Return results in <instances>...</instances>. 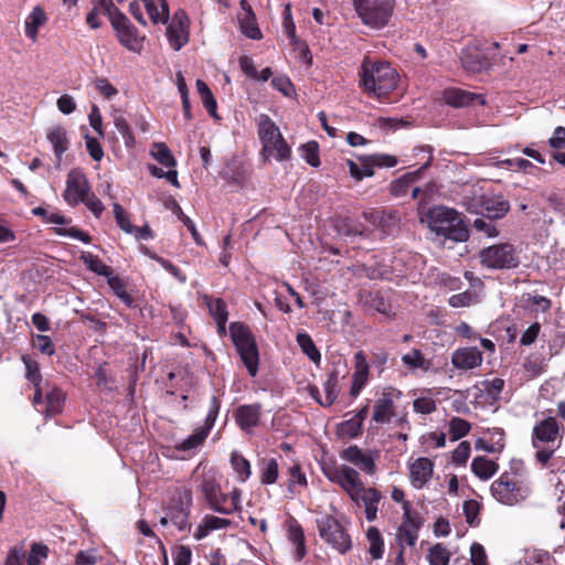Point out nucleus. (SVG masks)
<instances>
[{
    "label": "nucleus",
    "instance_id": "obj_1",
    "mask_svg": "<svg viewBox=\"0 0 565 565\" xmlns=\"http://www.w3.org/2000/svg\"><path fill=\"white\" fill-rule=\"evenodd\" d=\"M398 79V73L390 63L364 60L361 65L360 86L369 95L387 96L396 88Z\"/></svg>",
    "mask_w": 565,
    "mask_h": 565
},
{
    "label": "nucleus",
    "instance_id": "obj_2",
    "mask_svg": "<svg viewBox=\"0 0 565 565\" xmlns=\"http://www.w3.org/2000/svg\"><path fill=\"white\" fill-rule=\"evenodd\" d=\"M428 227L438 236L454 242H466L469 231L458 212L446 206L431 207L426 214Z\"/></svg>",
    "mask_w": 565,
    "mask_h": 565
},
{
    "label": "nucleus",
    "instance_id": "obj_3",
    "mask_svg": "<svg viewBox=\"0 0 565 565\" xmlns=\"http://www.w3.org/2000/svg\"><path fill=\"white\" fill-rule=\"evenodd\" d=\"M256 124L257 135L262 145L260 154L264 161L275 159L282 162L288 160L291 154L290 148L273 119L266 114H260Z\"/></svg>",
    "mask_w": 565,
    "mask_h": 565
},
{
    "label": "nucleus",
    "instance_id": "obj_4",
    "mask_svg": "<svg viewBox=\"0 0 565 565\" xmlns=\"http://www.w3.org/2000/svg\"><path fill=\"white\" fill-rule=\"evenodd\" d=\"M562 438L563 427L552 416L546 417L534 426L532 445L536 449L535 459L542 467L547 466L556 449L559 448Z\"/></svg>",
    "mask_w": 565,
    "mask_h": 565
},
{
    "label": "nucleus",
    "instance_id": "obj_5",
    "mask_svg": "<svg viewBox=\"0 0 565 565\" xmlns=\"http://www.w3.org/2000/svg\"><path fill=\"white\" fill-rule=\"evenodd\" d=\"M230 334L248 374L253 377L256 376L259 354L255 337L249 328L241 322H232L230 324Z\"/></svg>",
    "mask_w": 565,
    "mask_h": 565
},
{
    "label": "nucleus",
    "instance_id": "obj_6",
    "mask_svg": "<svg viewBox=\"0 0 565 565\" xmlns=\"http://www.w3.org/2000/svg\"><path fill=\"white\" fill-rule=\"evenodd\" d=\"M492 495L502 504L515 505L524 501L531 494L527 480H516L510 473H502L491 484Z\"/></svg>",
    "mask_w": 565,
    "mask_h": 565
},
{
    "label": "nucleus",
    "instance_id": "obj_7",
    "mask_svg": "<svg viewBox=\"0 0 565 565\" xmlns=\"http://www.w3.org/2000/svg\"><path fill=\"white\" fill-rule=\"evenodd\" d=\"M362 22L372 29L385 26L394 10V0H353Z\"/></svg>",
    "mask_w": 565,
    "mask_h": 565
},
{
    "label": "nucleus",
    "instance_id": "obj_8",
    "mask_svg": "<svg viewBox=\"0 0 565 565\" xmlns=\"http://www.w3.org/2000/svg\"><path fill=\"white\" fill-rule=\"evenodd\" d=\"M196 482V489L202 494L206 505L214 512H226L223 503L227 502V495L222 491L217 473L213 469L204 467Z\"/></svg>",
    "mask_w": 565,
    "mask_h": 565
},
{
    "label": "nucleus",
    "instance_id": "obj_9",
    "mask_svg": "<svg viewBox=\"0 0 565 565\" xmlns=\"http://www.w3.org/2000/svg\"><path fill=\"white\" fill-rule=\"evenodd\" d=\"M463 204L470 213L481 214L490 220L503 217L510 210V204L502 196L479 195L463 198Z\"/></svg>",
    "mask_w": 565,
    "mask_h": 565
},
{
    "label": "nucleus",
    "instance_id": "obj_10",
    "mask_svg": "<svg viewBox=\"0 0 565 565\" xmlns=\"http://www.w3.org/2000/svg\"><path fill=\"white\" fill-rule=\"evenodd\" d=\"M192 505V492L183 489L177 492L172 504L168 508L164 516L161 518V525L173 524L179 531L189 527L190 508Z\"/></svg>",
    "mask_w": 565,
    "mask_h": 565
},
{
    "label": "nucleus",
    "instance_id": "obj_11",
    "mask_svg": "<svg viewBox=\"0 0 565 565\" xmlns=\"http://www.w3.org/2000/svg\"><path fill=\"white\" fill-rule=\"evenodd\" d=\"M481 264L492 269H510L519 265V258L511 244H497L480 252Z\"/></svg>",
    "mask_w": 565,
    "mask_h": 565
},
{
    "label": "nucleus",
    "instance_id": "obj_12",
    "mask_svg": "<svg viewBox=\"0 0 565 565\" xmlns=\"http://www.w3.org/2000/svg\"><path fill=\"white\" fill-rule=\"evenodd\" d=\"M317 522L320 537L334 550L343 554L351 548V539L338 520L330 515H326Z\"/></svg>",
    "mask_w": 565,
    "mask_h": 565
},
{
    "label": "nucleus",
    "instance_id": "obj_13",
    "mask_svg": "<svg viewBox=\"0 0 565 565\" xmlns=\"http://www.w3.org/2000/svg\"><path fill=\"white\" fill-rule=\"evenodd\" d=\"M119 43L128 51L139 53L142 50L145 36L140 35L137 28L122 13L117 14L110 22Z\"/></svg>",
    "mask_w": 565,
    "mask_h": 565
},
{
    "label": "nucleus",
    "instance_id": "obj_14",
    "mask_svg": "<svg viewBox=\"0 0 565 565\" xmlns=\"http://www.w3.org/2000/svg\"><path fill=\"white\" fill-rule=\"evenodd\" d=\"M220 411V402L213 396L210 402V408L205 417V423L203 426L194 429L193 434L183 439L177 448L182 451H188L200 447L204 440L206 439L210 430L214 426V423L217 418V414Z\"/></svg>",
    "mask_w": 565,
    "mask_h": 565
},
{
    "label": "nucleus",
    "instance_id": "obj_15",
    "mask_svg": "<svg viewBox=\"0 0 565 565\" xmlns=\"http://www.w3.org/2000/svg\"><path fill=\"white\" fill-rule=\"evenodd\" d=\"M348 494L358 505H363L365 510V518L372 522L376 519L377 504L382 498L381 493L374 488H365L359 477L356 486L348 491Z\"/></svg>",
    "mask_w": 565,
    "mask_h": 565
},
{
    "label": "nucleus",
    "instance_id": "obj_16",
    "mask_svg": "<svg viewBox=\"0 0 565 565\" xmlns=\"http://www.w3.org/2000/svg\"><path fill=\"white\" fill-rule=\"evenodd\" d=\"M189 22L184 11H178L167 28V36L171 47L179 51L189 42Z\"/></svg>",
    "mask_w": 565,
    "mask_h": 565
},
{
    "label": "nucleus",
    "instance_id": "obj_17",
    "mask_svg": "<svg viewBox=\"0 0 565 565\" xmlns=\"http://www.w3.org/2000/svg\"><path fill=\"white\" fill-rule=\"evenodd\" d=\"M89 193V184L86 177L79 171H71L67 175L64 198L68 204L76 205L85 200Z\"/></svg>",
    "mask_w": 565,
    "mask_h": 565
},
{
    "label": "nucleus",
    "instance_id": "obj_18",
    "mask_svg": "<svg viewBox=\"0 0 565 565\" xmlns=\"http://www.w3.org/2000/svg\"><path fill=\"white\" fill-rule=\"evenodd\" d=\"M340 458L370 476L375 473V455L372 451H363L358 446H350L340 452Z\"/></svg>",
    "mask_w": 565,
    "mask_h": 565
},
{
    "label": "nucleus",
    "instance_id": "obj_19",
    "mask_svg": "<svg viewBox=\"0 0 565 565\" xmlns=\"http://www.w3.org/2000/svg\"><path fill=\"white\" fill-rule=\"evenodd\" d=\"M65 397V393L60 387L45 382L43 386L42 403L40 404H44L45 406L40 412L46 418L58 415L63 411Z\"/></svg>",
    "mask_w": 565,
    "mask_h": 565
},
{
    "label": "nucleus",
    "instance_id": "obj_20",
    "mask_svg": "<svg viewBox=\"0 0 565 565\" xmlns=\"http://www.w3.org/2000/svg\"><path fill=\"white\" fill-rule=\"evenodd\" d=\"M482 361V352L476 347L459 348L451 353L452 366L462 372L480 366Z\"/></svg>",
    "mask_w": 565,
    "mask_h": 565
},
{
    "label": "nucleus",
    "instance_id": "obj_21",
    "mask_svg": "<svg viewBox=\"0 0 565 565\" xmlns=\"http://www.w3.org/2000/svg\"><path fill=\"white\" fill-rule=\"evenodd\" d=\"M347 370L345 365L338 363L327 374V379L323 382L324 401H319V404L323 407H328L338 398L340 392V381L345 377Z\"/></svg>",
    "mask_w": 565,
    "mask_h": 565
},
{
    "label": "nucleus",
    "instance_id": "obj_22",
    "mask_svg": "<svg viewBox=\"0 0 565 565\" xmlns=\"http://www.w3.org/2000/svg\"><path fill=\"white\" fill-rule=\"evenodd\" d=\"M401 392L393 388H385L375 402L372 419L385 424L394 416V396L398 397Z\"/></svg>",
    "mask_w": 565,
    "mask_h": 565
},
{
    "label": "nucleus",
    "instance_id": "obj_23",
    "mask_svg": "<svg viewBox=\"0 0 565 565\" xmlns=\"http://www.w3.org/2000/svg\"><path fill=\"white\" fill-rule=\"evenodd\" d=\"M239 7L241 12L237 14V21L241 32L252 40H260L263 34L258 28L256 15L248 1L241 0Z\"/></svg>",
    "mask_w": 565,
    "mask_h": 565
},
{
    "label": "nucleus",
    "instance_id": "obj_24",
    "mask_svg": "<svg viewBox=\"0 0 565 565\" xmlns=\"http://www.w3.org/2000/svg\"><path fill=\"white\" fill-rule=\"evenodd\" d=\"M323 472L328 480L339 484L347 493L352 486H356V479L360 477L355 469L347 465L324 468Z\"/></svg>",
    "mask_w": 565,
    "mask_h": 565
},
{
    "label": "nucleus",
    "instance_id": "obj_25",
    "mask_svg": "<svg viewBox=\"0 0 565 565\" xmlns=\"http://www.w3.org/2000/svg\"><path fill=\"white\" fill-rule=\"evenodd\" d=\"M434 471V463L428 458H418L409 465V478L412 484L420 489L431 478Z\"/></svg>",
    "mask_w": 565,
    "mask_h": 565
},
{
    "label": "nucleus",
    "instance_id": "obj_26",
    "mask_svg": "<svg viewBox=\"0 0 565 565\" xmlns=\"http://www.w3.org/2000/svg\"><path fill=\"white\" fill-rule=\"evenodd\" d=\"M444 100L452 107H465L473 104L483 105L484 98L481 95L462 90L459 88H449L444 92Z\"/></svg>",
    "mask_w": 565,
    "mask_h": 565
},
{
    "label": "nucleus",
    "instance_id": "obj_27",
    "mask_svg": "<svg viewBox=\"0 0 565 565\" xmlns=\"http://www.w3.org/2000/svg\"><path fill=\"white\" fill-rule=\"evenodd\" d=\"M22 360L26 370V380L34 386L33 404L39 405L42 403L44 386V384H42V375L40 372L39 363L29 356H23Z\"/></svg>",
    "mask_w": 565,
    "mask_h": 565
},
{
    "label": "nucleus",
    "instance_id": "obj_28",
    "mask_svg": "<svg viewBox=\"0 0 565 565\" xmlns=\"http://www.w3.org/2000/svg\"><path fill=\"white\" fill-rule=\"evenodd\" d=\"M260 418V405L250 404L242 405L235 412V420L238 426L248 431L250 428L258 425Z\"/></svg>",
    "mask_w": 565,
    "mask_h": 565
},
{
    "label": "nucleus",
    "instance_id": "obj_29",
    "mask_svg": "<svg viewBox=\"0 0 565 565\" xmlns=\"http://www.w3.org/2000/svg\"><path fill=\"white\" fill-rule=\"evenodd\" d=\"M232 524L228 519L206 514L201 523L196 527V532L194 534L195 539L201 540L207 536L211 532L216 530L226 529Z\"/></svg>",
    "mask_w": 565,
    "mask_h": 565
},
{
    "label": "nucleus",
    "instance_id": "obj_30",
    "mask_svg": "<svg viewBox=\"0 0 565 565\" xmlns=\"http://www.w3.org/2000/svg\"><path fill=\"white\" fill-rule=\"evenodd\" d=\"M430 157L426 163H424L417 171L406 173L391 183V193L394 196H403L408 192L409 186L415 183L422 170L429 166Z\"/></svg>",
    "mask_w": 565,
    "mask_h": 565
},
{
    "label": "nucleus",
    "instance_id": "obj_31",
    "mask_svg": "<svg viewBox=\"0 0 565 565\" xmlns=\"http://www.w3.org/2000/svg\"><path fill=\"white\" fill-rule=\"evenodd\" d=\"M47 139L52 143L57 161L68 148L66 130L61 126H53L47 131Z\"/></svg>",
    "mask_w": 565,
    "mask_h": 565
},
{
    "label": "nucleus",
    "instance_id": "obj_32",
    "mask_svg": "<svg viewBox=\"0 0 565 565\" xmlns=\"http://www.w3.org/2000/svg\"><path fill=\"white\" fill-rule=\"evenodd\" d=\"M498 463L484 456L476 457L471 462L472 472L482 480H488L498 471Z\"/></svg>",
    "mask_w": 565,
    "mask_h": 565
},
{
    "label": "nucleus",
    "instance_id": "obj_33",
    "mask_svg": "<svg viewBox=\"0 0 565 565\" xmlns=\"http://www.w3.org/2000/svg\"><path fill=\"white\" fill-rule=\"evenodd\" d=\"M45 21L46 17L44 11L40 7H35L24 22L25 35L32 41H35L38 36V30L45 23Z\"/></svg>",
    "mask_w": 565,
    "mask_h": 565
},
{
    "label": "nucleus",
    "instance_id": "obj_34",
    "mask_svg": "<svg viewBox=\"0 0 565 565\" xmlns=\"http://www.w3.org/2000/svg\"><path fill=\"white\" fill-rule=\"evenodd\" d=\"M402 362L409 370H422L424 372L429 371L431 362L424 358L423 353L418 349H412L409 352L402 356Z\"/></svg>",
    "mask_w": 565,
    "mask_h": 565
},
{
    "label": "nucleus",
    "instance_id": "obj_35",
    "mask_svg": "<svg viewBox=\"0 0 565 565\" xmlns=\"http://www.w3.org/2000/svg\"><path fill=\"white\" fill-rule=\"evenodd\" d=\"M81 260L87 266L93 273L108 278L113 274V269L105 265L96 255L84 252L81 255Z\"/></svg>",
    "mask_w": 565,
    "mask_h": 565
},
{
    "label": "nucleus",
    "instance_id": "obj_36",
    "mask_svg": "<svg viewBox=\"0 0 565 565\" xmlns=\"http://www.w3.org/2000/svg\"><path fill=\"white\" fill-rule=\"evenodd\" d=\"M366 539L370 543L369 553L373 559H380L384 554V542L380 531L375 526H371L366 531Z\"/></svg>",
    "mask_w": 565,
    "mask_h": 565
},
{
    "label": "nucleus",
    "instance_id": "obj_37",
    "mask_svg": "<svg viewBox=\"0 0 565 565\" xmlns=\"http://www.w3.org/2000/svg\"><path fill=\"white\" fill-rule=\"evenodd\" d=\"M423 525V520L418 512L412 510L409 502H404L403 507V520L398 527L419 532Z\"/></svg>",
    "mask_w": 565,
    "mask_h": 565
},
{
    "label": "nucleus",
    "instance_id": "obj_38",
    "mask_svg": "<svg viewBox=\"0 0 565 565\" xmlns=\"http://www.w3.org/2000/svg\"><path fill=\"white\" fill-rule=\"evenodd\" d=\"M160 7L156 6L152 0H146V10L153 23H167L169 19V9L166 0H159Z\"/></svg>",
    "mask_w": 565,
    "mask_h": 565
},
{
    "label": "nucleus",
    "instance_id": "obj_39",
    "mask_svg": "<svg viewBox=\"0 0 565 565\" xmlns=\"http://www.w3.org/2000/svg\"><path fill=\"white\" fill-rule=\"evenodd\" d=\"M450 552L441 543L433 545L427 554L429 565H448L450 561Z\"/></svg>",
    "mask_w": 565,
    "mask_h": 565
},
{
    "label": "nucleus",
    "instance_id": "obj_40",
    "mask_svg": "<svg viewBox=\"0 0 565 565\" xmlns=\"http://www.w3.org/2000/svg\"><path fill=\"white\" fill-rule=\"evenodd\" d=\"M471 428V425L466 419L460 417H452L448 424V434L452 441L465 437Z\"/></svg>",
    "mask_w": 565,
    "mask_h": 565
},
{
    "label": "nucleus",
    "instance_id": "obj_41",
    "mask_svg": "<svg viewBox=\"0 0 565 565\" xmlns=\"http://www.w3.org/2000/svg\"><path fill=\"white\" fill-rule=\"evenodd\" d=\"M297 343L301 348L302 352L312 361H320V352L316 348L311 337L305 332H300L297 334Z\"/></svg>",
    "mask_w": 565,
    "mask_h": 565
},
{
    "label": "nucleus",
    "instance_id": "obj_42",
    "mask_svg": "<svg viewBox=\"0 0 565 565\" xmlns=\"http://www.w3.org/2000/svg\"><path fill=\"white\" fill-rule=\"evenodd\" d=\"M493 434L499 435V439L488 444L482 438L476 440L475 447L477 450L487 452H501L504 448V431L501 428H493Z\"/></svg>",
    "mask_w": 565,
    "mask_h": 565
},
{
    "label": "nucleus",
    "instance_id": "obj_43",
    "mask_svg": "<svg viewBox=\"0 0 565 565\" xmlns=\"http://www.w3.org/2000/svg\"><path fill=\"white\" fill-rule=\"evenodd\" d=\"M460 61L462 66L470 72H479L483 67V62L480 58V54L477 51L462 50L460 54Z\"/></svg>",
    "mask_w": 565,
    "mask_h": 565
},
{
    "label": "nucleus",
    "instance_id": "obj_44",
    "mask_svg": "<svg viewBox=\"0 0 565 565\" xmlns=\"http://www.w3.org/2000/svg\"><path fill=\"white\" fill-rule=\"evenodd\" d=\"M288 537L296 546L297 558L300 559L306 554L303 532L299 524L290 523L288 530Z\"/></svg>",
    "mask_w": 565,
    "mask_h": 565
},
{
    "label": "nucleus",
    "instance_id": "obj_45",
    "mask_svg": "<svg viewBox=\"0 0 565 565\" xmlns=\"http://www.w3.org/2000/svg\"><path fill=\"white\" fill-rule=\"evenodd\" d=\"M114 125L118 132L121 135L126 147L132 148L136 143L135 137L131 132L128 121L120 114L114 116Z\"/></svg>",
    "mask_w": 565,
    "mask_h": 565
},
{
    "label": "nucleus",
    "instance_id": "obj_46",
    "mask_svg": "<svg viewBox=\"0 0 565 565\" xmlns=\"http://www.w3.org/2000/svg\"><path fill=\"white\" fill-rule=\"evenodd\" d=\"M151 153L157 161L166 167L172 168L177 163L170 149L162 142L154 143Z\"/></svg>",
    "mask_w": 565,
    "mask_h": 565
},
{
    "label": "nucleus",
    "instance_id": "obj_47",
    "mask_svg": "<svg viewBox=\"0 0 565 565\" xmlns=\"http://www.w3.org/2000/svg\"><path fill=\"white\" fill-rule=\"evenodd\" d=\"M395 540L398 548L405 550L407 546L413 547L418 540V532L397 527Z\"/></svg>",
    "mask_w": 565,
    "mask_h": 565
},
{
    "label": "nucleus",
    "instance_id": "obj_48",
    "mask_svg": "<svg viewBox=\"0 0 565 565\" xmlns=\"http://www.w3.org/2000/svg\"><path fill=\"white\" fill-rule=\"evenodd\" d=\"M478 302V296L471 291H463L457 295H452L448 299L449 306L452 308L469 307Z\"/></svg>",
    "mask_w": 565,
    "mask_h": 565
},
{
    "label": "nucleus",
    "instance_id": "obj_49",
    "mask_svg": "<svg viewBox=\"0 0 565 565\" xmlns=\"http://www.w3.org/2000/svg\"><path fill=\"white\" fill-rule=\"evenodd\" d=\"M231 463L236 473L245 481L250 476L249 462L239 454L233 452L231 456Z\"/></svg>",
    "mask_w": 565,
    "mask_h": 565
},
{
    "label": "nucleus",
    "instance_id": "obj_50",
    "mask_svg": "<svg viewBox=\"0 0 565 565\" xmlns=\"http://www.w3.org/2000/svg\"><path fill=\"white\" fill-rule=\"evenodd\" d=\"M361 419L351 417L339 425V435L342 437L353 438L361 433Z\"/></svg>",
    "mask_w": 565,
    "mask_h": 565
},
{
    "label": "nucleus",
    "instance_id": "obj_51",
    "mask_svg": "<svg viewBox=\"0 0 565 565\" xmlns=\"http://www.w3.org/2000/svg\"><path fill=\"white\" fill-rule=\"evenodd\" d=\"M302 158L307 161L311 167H319V147L316 141H309L301 147Z\"/></svg>",
    "mask_w": 565,
    "mask_h": 565
},
{
    "label": "nucleus",
    "instance_id": "obj_52",
    "mask_svg": "<svg viewBox=\"0 0 565 565\" xmlns=\"http://www.w3.org/2000/svg\"><path fill=\"white\" fill-rule=\"evenodd\" d=\"M207 307L215 321L227 322L228 313L222 299H210Z\"/></svg>",
    "mask_w": 565,
    "mask_h": 565
},
{
    "label": "nucleus",
    "instance_id": "obj_53",
    "mask_svg": "<svg viewBox=\"0 0 565 565\" xmlns=\"http://www.w3.org/2000/svg\"><path fill=\"white\" fill-rule=\"evenodd\" d=\"M354 379L367 381L369 379V363L362 351L354 354Z\"/></svg>",
    "mask_w": 565,
    "mask_h": 565
},
{
    "label": "nucleus",
    "instance_id": "obj_54",
    "mask_svg": "<svg viewBox=\"0 0 565 565\" xmlns=\"http://www.w3.org/2000/svg\"><path fill=\"white\" fill-rule=\"evenodd\" d=\"M347 164L351 177L356 181H361L363 178L372 177L374 174L372 164L369 161L362 167H359L353 160H348Z\"/></svg>",
    "mask_w": 565,
    "mask_h": 565
},
{
    "label": "nucleus",
    "instance_id": "obj_55",
    "mask_svg": "<svg viewBox=\"0 0 565 565\" xmlns=\"http://www.w3.org/2000/svg\"><path fill=\"white\" fill-rule=\"evenodd\" d=\"M227 502L223 503V508L226 512H218L220 514L230 515L241 510L242 490L235 488L230 493H226Z\"/></svg>",
    "mask_w": 565,
    "mask_h": 565
},
{
    "label": "nucleus",
    "instance_id": "obj_56",
    "mask_svg": "<svg viewBox=\"0 0 565 565\" xmlns=\"http://www.w3.org/2000/svg\"><path fill=\"white\" fill-rule=\"evenodd\" d=\"M413 408L416 413L428 415L436 411V402L430 396H420L413 402Z\"/></svg>",
    "mask_w": 565,
    "mask_h": 565
},
{
    "label": "nucleus",
    "instance_id": "obj_57",
    "mask_svg": "<svg viewBox=\"0 0 565 565\" xmlns=\"http://www.w3.org/2000/svg\"><path fill=\"white\" fill-rule=\"evenodd\" d=\"M482 391L492 399H498L503 387H504V381L502 379L495 377L490 381H483L481 383Z\"/></svg>",
    "mask_w": 565,
    "mask_h": 565
},
{
    "label": "nucleus",
    "instance_id": "obj_58",
    "mask_svg": "<svg viewBox=\"0 0 565 565\" xmlns=\"http://www.w3.org/2000/svg\"><path fill=\"white\" fill-rule=\"evenodd\" d=\"M278 477V463L277 460L271 458L264 463L262 471V482L271 484L277 480Z\"/></svg>",
    "mask_w": 565,
    "mask_h": 565
},
{
    "label": "nucleus",
    "instance_id": "obj_59",
    "mask_svg": "<svg viewBox=\"0 0 565 565\" xmlns=\"http://www.w3.org/2000/svg\"><path fill=\"white\" fill-rule=\"evenodd\" d=\"M49 548L39 543H34L31 546V551L28 557V565H41V562L47 557Z\"/></svg>",
    "mask_w": 565,
    "mask_h": 565
},
{
    "label": "nucleus",
    "instance_id": "obj_60",
    "mask_svg": "<svg viewBox=\"0 0 565 565\" xmlns=\"http://www.w3.org/2000/svg\"><path fill=\"white\" fill-rule=\"evenodd\" d=\"M114 214L117 224L119 227L128 234L135 233V226L130 223L128 216L126 215L124 209L118 204H114Z\"/></svg>",
    "mask_w": 565,
    "mask_h": 565
},
{
    "label": "nucleus",
    "instance_id": "obj_61",
    "mask_svg": "<svg viewBox=\"0 0 565 565\" xmlns=\"http://www.w3.org/2000/svg\"><path fill=\"white\" fill-rule=\"evenodd\" d=\"M463 513L467 522L470 525L478 524V515L480 511V505L476 500H468L463 502Z\"/></svg>",
    "mask_w": 565,
    "mask_h": 565
},
{
    "label": "nucleus",
    "instance_id": "obj_62",
    "mask_svg": "<svg viewBox=\"0 0 565 565\" xmlns=\"http://www.w3.org/2000/svg\"><path fill=\"white\" fill-rule=\"evenodd\" d=\"M470 561L472 565H489L484 547L475 542L470 547Z\"/></svg>",
    "mask_w": 565,
    "mask_h": 565
},
{
    "label": "nucleus",
    "instance_id": "obj_63",
    "mask_svg": "<svg viewBox=\"0 0 565 565\" xmlns=\"http://www.w3.org/2000/svg\"><path fill=\"white\" fill-rule=\"evenodd\" d=\"M471 447L468 441H461L452 452V462L465 465L470 456Z\"/></svg>",
    "mask_w": 565,
    "mask_h": 565
},
{
    "label": "nucleus",
    "instance_id": "obj_64",
    "mask_svg": "<svg viewBox=\"0 0 565 565\" xmlns=\"http://www.w3.org/2000/svg\"><path fill=\"white\" fill-rule=\"evenodd\" d=\"M98 556L95 550L79 551L75 557V565H95Z\"/></svg>",
    "mask_w": 565,
    "mask_h": 565
}]
</instances>
